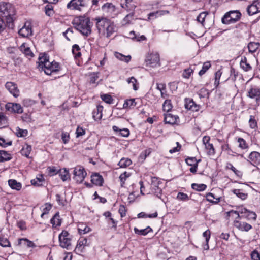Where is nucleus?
Here are the masks:
<instances>
[{
    "label": "nucleus",
    "instance_id": "nucleus-1",
    "mask_svg": "<svg viewBox=\"0 0 260 260\" xmlns=\"http://www.w3.org/2000/svg\"><path fill=\"white\" fill-rule=\"evenodd\" d=\"M95 20L99 34L109 37L116 31L115 26L109 19L106 18L98 17L95 18Z\"/></svg>",
    "mask_w": 260,
    "mask_h": 260
},
{
    "label": "nucleus",
    "instance_id": "nucleus-2",
    "mask_svg": "<svg viewBox=\"0 0 260 260\" xmlns=\"http://www.w3.org/2000/svg\"><path fill=\"white\" fill-rule=\"evenodd\" d=\"M73 24L82 35L88 36L91 34L92 23L88 18H77L73 20Z\"/></svg>",
    "mask_w": 260,
    "mask_h": 260
},
{
    "label": "nucleus",
    "instance_id": "nucleus-3",
    "mask_svg": "<svg viewBox=\"0 0 260 260\" xmlns=\"http://www.w3.org/2000/svg\"><path fill=\"white\" fill-rule=\"evenodd\" d=\"M0 13L6 18L7 23L12 25L16 14L14 7L9 3L2 2L0 3Z\"/></svg>",
    "mask_w": 260,
    "mask_h": 260
},
{
    "label": "nucleus",
    "instance_id": "nucleus-4",
    "mask_svg": "<svg viewBox=\"0 0 260 260\" xmlns=\"http://www.w3.org/2000/svg\"><path fill=\"white\" fill-rule=\"evenodd\" d=\"M39 60V66L44 70L47 75H51L52 72L59 70V64L55 61L50 62L47 58V56L40 57Z\"/></svg>",
    "mask_w": 260,
    "mask_h": 260
},
{
    "label": "nucleus",
    "instance_id": "nucleus-5",
    "mask_svg": "<svg viewBox=\"0 0 260 260\" xmlns=\"http://www.w3.org/2000/svg\"><path fill=\"white\" fill-rule=\"evenodd\" d=\"M241 16V13L238 10L230 11L224 15L221 21L224 24L235 23L240 19Z\"/></svg>",
    "mask_w": 260,
    "mask_h": 260
},
{
    "label": "nucleus",
    "instance_id": "nucleus-6",
    "mask_svg": "<svg viewBox=\"0 0 260 260\" xmlns=\"http://www.w3.org/2000/svg\"><path fill=\"white\" fill-rule=\"evenodd\" d=\"M72 235L67 231H62L59 235L60 246L67 249H70L72 247Z\"/></svg>",
    "mask_w": 260,
    "mask_h": 260
},
{
    "label": "nucleus",
    "instance_id": "nucleus-7",
    "mask_svg": "<svg viewBox=\"0 0 260 260\" xmlns=\"http://www.w3.org/2000/svg\"><path fill=\"white\" fill-rule=\"evenodd\" d=\"M146 66L150 68H157L160 66L159 55L157 52L148 54L145 59Z\"/></svg>",
    "mask_w": 260,
    "mask_h": 260
},
{
    "label": "nucleus",
    "instance_id": "nucleus-8",
    "mask_svg": "<svg viewBox=\"0 0 260 260\" xmlns=\"http://www.w3.org/2000/svg\"><path fill=\"white\" fill-rule=\"evenodd\" d=\"M163 184L157 178L154 177L151 178V189L152 192L159 198L162 193Z\"/></svg>",
    "mask_w": 260,
    "mask_h": 260
},
{
    "label": "nucleus",
    "instance_id": "nucleus-9",
    "mask_svg": "<svg viewBox=\"0 0 260 260\" xmlns=\"http://www.w3.org/2000/svg\"><path fill=\"white\" fill-rule=\"evenodd\" d=\"M74 179L78 183H81L85 178L87 173L83 167L80 166L74 168L73 171Z\"/></svg>",
    "mask_w": 260,
    "mask_h": 260
},
{
    "label": "nucleus",
    "instance_id": "nucleus-10",
    "mask_svg": "<svg viewBox=\"0 0 260 260\" xmlns=\"http://www.w3.org/2000/svg\"><path fill=\"white\" fill-rule=\"evenodd\" d=\"M248 213H249V211L247 209L243 207H239L238 210L234 211L231 210L227 213L228 215L229 216H234V215L237 216V218H246L248 220Z\"/></svg>",
    "mask_w": 260,
    "mask_h": 260
},
{
    "label": "nucleus",
    "instance_id": "nucleus-11",
    "mask_svg": "<svg viewBox=\"0 0 260 260\" xmlns=\"http://www.w3.org/2000/svg\"><path fill=\"white\" fill-rule=\"evenodd\" d=\"M5 88L15 98H17L20 95V91L17 85L13 82H7L5 84Z\"/></svg>",
    "mask_w": 260,
    "mask_h": 260
},
{
    "label": "nucleus",
    "instance_id": "nucleus-12",
    "mask_svg": "<svg viewBox=\"0 0 260 260\" xmlns=\"http://www.w3.org/2000/svg\"><path fill=\"white\" fill-rule=\"evenodd\" d=\"M5 108L8 111L14 113L21 114L23 112V108L18 103H8Z\"/></svg>",
    "mask_w": 260,
    "mask_h": 260
},
{
    "label": "nucleus",
    "instance_id": "nucleus-13",
    "mask_svg": "<svg viewBox=\"0 0 260 260\" xmlns=\"http://www.w3.org/2000/svg\"><path fill=\"white\" fill-rule=\"evenodd\" d=\"M247 12L249 15L251 16L260 12V1L256 0L247 8Z\"/></svg>",
    "mask_w": 260,
    "mask_h": 260
},
{
    "label": "nucleus",
    "instance_id": "nucleus-14",
    "mask_svg": "<svg viewBox=\"0 0 260 260\" xmlns=\"http://www.w3.org/2000/svg\"><path fill=\"white\" fill-rule=\"evenodd\" d=\"M86 6L83 0H72L67 5V8L72 10L81 11V8Z\"/></svg>",
    "mask_w": 260,
    "mask_h": 260
},
{
    "label": "nucleus",
    "instance_id": "nucleus-15",
    "mask_svg": "<svg viewBox=\"0 0 260 260\" xmlns=\"http://www.w3.org/2000/svg\"><path fill=\"white\" fill-rule=\"evenodd\" d=\"M234 225L235 228L242 231L247 232L252 228V226L250 224L240 221L237 219V218L234 221Z\"/></svg>",
    "mask_w": 260,
    "mask_h": 260
},
{
    "label": "nucleus",
    "instance_id": "nucleus-16",
    "mask_svg": "<svg viewBox=\"0 0 260 260\" xmlns=\"http://www.w3.org/2000/svg\"><path fill=\"white\" fill-rule=\"evenodd\" d=\"M185 161L188 165L191 166L189 169L190 172L195 173L197 172L198 163L201 161V159L197 160L193 157H188L185 159Z\"/></svg>",
    "mask_w": 260,
    "mask_h": 260
},
{
    "label": "nucleus",
    "instance_id": "nucleus-17",
    "mask_svg": "<svg viewBox=\"0 0 260 260\" xmlns=\"http://www.w3.org/2000/svg\"><path fill=\"white\" fill-rule=\"evenodd\" d=\"M102 10L108 16H111L116 10L115 6L111 3H106L102 7Z\"/></svg>",
    "mask_w": 260,
    "mask_h": 260
},
{
    "label": "nucleus",
    "instance_id": "nucleus-18",
    "mask_svg": "<svg viewBox=\"0 0 260 260\" xmlns=\"http://www.w3.org/2000/svg\"><path fill=\"white\" fill-rule=\"evenodd\" d=\"M248 161L255 166L260 164V153L256 151L252 152L248 157Z\"/></svg>",
    "mask_w": 260,
    "mask_h": 260
},
{
    "label": "nucleus",
    "instance_id": "nucleus-19",
    "mask_svg": "<svg viewBox=\"0 0 260 260\" xmlns=\"http://www.w3.org/2000/svg\"><path fill=\"white\" fill-rule=\"evenodd\" d=\"M20 36L23 37H28L32 35L31 27L30 24L25 23L24 26L19 30Z\"/></svg>",
    "mask_w": 260,
    "mask_h": 260
},
{
    "label": "nucleus",
    "instance_id": "nucleus-20",
    "mask_svg": "<svg viewBox=\"0 0 260 260\" xmlns=\"http://www.w3.org/2000/svg\"><path fill=\"white\" fill-rule=\"evenodd\" d=\"M247 95L257 101L260 99V89L256 87H251L247 92Z\"/></svg>",
    "mask_w": 260,
    "mask_h": 260
},
{
    "label": "nucleus",
    "instance_id": "nucleus-21",
    "mask_svg": "<svg viewBox=\"0 0 260 260\" xmlns=\"http://www.w3.org/2000/svg\"><path fill=\"white\" fill-rule=\"evenodd\" d=\"M16 51H18L13 48L9 50V53L11 54L10 57L14 60L15 66H19L22 63V60L19 56L16 55Z\"/></svg>",
    "mask_w": 260,
    "mask_h": 260
},
{
    "label": "nucleus",
    "instance_id": "nucleus-22",
    "mask_svg": "<svg viewBox=\"0 0 260 260\" xmlns=\"http://www.w3.org/2000/svg\"><path fill=\"white\" fill-rule=\"evenodd\" d=\"M164 121L165 123L174 124L179 121V118L176 115L168 113L165 114Z\"/></svg>",
    "mask_w": 260,
    "mask_h": 260
},
{
    "label": "nucleus",
    "instance_id": "nucleus-23",
    "mask_svg": "<svg viewBox=\"0 0 260 260\" xmlns=\"http://www.w3.org/2000/svg\"><path fill=\"white\" fill-rule=\"evenodd\" d=\"M185 106L186 109L193 111H198L200 109V106L196 104L192 99L186 100Z\"/></svg>",
    "mask_w": 260,
    "mask_h": 260
},
{
    "label": "nucleus",
    "instance_id": "nucleus-24",
    "mask_svg": "<svg viewBox=\"0 0 260 260\" xmlns=\"http://www.w3.org/2000/svg\"><path fill=\"white\" fill-rule=\"evenodd\" d=\"M91 181L93 184L101 186L103 185V178L100 174L95 173L91 175Z\"/></svg>",
    "mask_w": 260,
    "mask_h": 260
},
{
    "label": "nucleus",
    "instance_id": "nucleus-25",
    "mask_svg": "<svg viewBox=\"0 0 260 260\" xmlns=\"http://www.w3.org/2000/svg\"><path fill=\"white\" fill-rule=\"evenodd\" d=\"M112 129L115 132L117 133L118 136L127 137L129 135V131L127 128L120 129L117 126L114 125L112 127Z\"/></svg>",
    "mask_w": 260,
    "mask_h": 260
},
{
    "label": "nucleus",
    "instance_id": "nucleus-26",
    "mask_svg": "<svg viewBox=\"0 0 260 260\" xmlns=\"http://www.w3.org/2000/svg\"><path fill=\"white\" fill-rule=\"evenodd\" d=\"M210 236L211 232L209 230H207L203 233V236L205 238V243L203 244L202 246L205 250H208L209 249V241Z\"/></svg>",
    "mask_w": 260,
    "mask_h": 260
},
{
    "label": "nucleus",
    "instance_id": "nucleus-27",
    "mask_svg": "<svg viewBox=\"0 0 260 260\" xmlns=\"http://www.w3.org/2000/svg\"><path fill=\"white\" fill-rule=\"evenodd\" d=\"M103 107L101 105H98L93 112V118L95 120H100L102 117V111Z\"/></svg>",
    "mask_w": 260,
    "mask_h": 260
},
{
    "label": "nucleus",
    "instance_id": "nucleus-28",
    "mask_svg": "<svg viewBox=\"0 0 260 260\" xmlns=\"http://www.w3.org/2000/svg\"><path fill=\"white\" fill-rule=\"evenodd\" d=\"M20 50L25 54V55L30 58L34 56V54L30 49L29 47L27 46L25 44H23L20 47Z\"/></svg>",
    "mask_w": 260,
    "mask_h": 260
},
{
    "label": "nucleus",
    "instance_id": "nucleus-29",
    "mask_svg": "<svg viewBox=\"0 0 260 260\" xmlns=\"http://www.w3.org/2000/svg\"><path fill=\"white\" fill-rule=\"evenodd\" d=\"M137 102L135 99H130L125 100L123 105L124 109H133L136 107Z\"/></svg>",
    "mask_w": 260,
    "mask_h": 260
},
{
    "label": "nucleus",
    "instance_id": "nucleus-30",
    "mask_svg": "<svg viewBox=\"0 0 260 260\" xmlns=\"http://www.w3.org/2000/svg\"><path fill=\"white\" fill-rule=\"evenodd\" d=\"M240 65V67L245 71H249L252 69L251 66L247 62V58L245 56L241 58Z\"/></svg>",
    "mask_w": 260,
    "mask_h": 260
},
{
    "label": "nucleus",
    "instance_id": "nucleus-31",
    "mask_svg": "<svg viewBox=\"0 0 260 260\" xmlns=\"http://www.w3.org/2000/svg\"><path fill=\"white\" fill-rule=\"evenodd\" d=\"M87 245V240L86 238H80L77 243L75 250L82 252L85 246Z\"/></svg>",
    "mask_w": 260,
    "mask_h": 260
},
{
    "label": "nucleus",
    "instance_id": "nucleus-32",
    "mask_svg": "<svg viewBox=\"0 0 260 260\" xmlns=\"http://www.w3.org/2000/svg\"><path fill=\"white\" fill-rule=\"evenodd\" d=\"M18 245L19 246H26L27 247H35V245L34 242L26 238L19 239Z\"/></svg>",
    "mask_w": 260,
    "mask_h": 260
},
{
    "label": "nucleus",
    "instance_id": "nucleus-33",
    "mask_svg": "<svg viewBox=\"0 0 260 260\" xmlns=\"http://www.w3.org/2000/svg\"><path fill=\"white\" fill-rule=\"evenodd\" d=\"M206 198L208 201L214 204L218 203L221 199L220 197H216L214 196L213 193L211 192L207 193L206 195Z\"/></svg>",
    "mask_w": 260,
    "mask_h": 260
},
{
    "label": "nucleus",
    "instance_id": "nucleus-34",
    "mask_svg": "<svg viewBox=\"0 0 260 260\" xmlns=\"http://www.w3.org/2000/svg\"><path fill=\"white\" fill-rule=\"evenodd\" d=\"M57 173L63 181H66L70 178L68 170L66 168L59 170Z\"/></svg>",
    "mask_w": 260,
    "mask_h": 260
},
{
    "label": "nucleus",
    "instance_id": "nucleus-35",
    "mask_svg": "<svg viewBox=\"0 0 260 260\" xmlns=\"http://www.w3.org/2000/svg\"><path fill=\"white\" fill-rule=\"evenodd\" d=\"M78 230L80 234H85L91 231V229L84 223L78 224Z\"/></svg>",
    "mask_w": 260,
    "mask_h": 260
},
{
    "label": "nucleus",
    "instance_id": "nucleus-36",
    "mask_svg": "<svg viewBox=\"0 0 260 260\" xmlns=\"http://www.w3.org/2000/svg\"><path fill=\"white\" fill-rule=\"evenodd\" d=\"M232 192L243 200H245L247 198V193H245L242 189H235L232 190Z\"/></svg>",
    "mask_w": 260,
    "mask_h": 260
},
{
    "label": "nucleus",
    "instance_id": "nucleus-37",
    "mask_svg": "<svg viewBox=\"0 0 260 260\" xmlns=\"http://www.w3.org/2000/svg\"><path fill=\"white\" fill-rule=\"evenodd\" d=\"M9 186L14 189L20 190L21 188V184L14 179H10L8 181Z\"/></svg>",
    "mask_w": 260,
    "mask_h": 260
},
{
    "label": "nucleus",
    "instance_id": "nucleus-38",
    "mask_svg": "<svg viewBox=\"0 0 260 260\" xmlns=\"http://www.w3.org/2000/svg\"><path fill=\"white\" fill-rule=\"evenodd\" d=\"M44 181V179L42 175H39L35 179L31 180V183L34 186H40L42 185V183Z\"/></svg>",
    "mask_w": 260,
    "mask_h": 260
},
{
    "label": "nucleus",
    "instance_id": "nucleus-39",
    "mask_svg": "<svg viewBox=\"0 0 260 260\" xmlns=\"http://www.w3.org/2000/svg\"><path fill=\"white\" fill-rule=\"evenodd\" d=\"M31 146L28 144H25L21 150V153L22 155L26 157H29V154L31 151Z\"/></svg>",
    "mask_w": 260,
    "mask_h": 260
},
{
    "label": "nucleus",
    "instance_id": "nucleus-40",
    "mask_svg": "<svg viewBox=\"0 0 260 260\" xmlns=\"http://www.w3.org/2000/svg\"><path fill=\"white\" fill-rule=\"evenodd\" d=\"M132 164V160L128 158H122L119 161L118 165L120 168H126Z\"/></svg>",
    "mask_w": 260,
    "mask_h": 260
},
{
    "label": "nucleus",
    "instance_id": "nucleus-41",
    "mask_svg": "<svg viewBox=\"0 0 260 260\" xmlns=\"http://www.w3.org/2000/svg\"><path fill=\"white\" fill-rule=\"evenodd\" d=\"M59 215L58 213H56L51 219V223L53 226H60L61 224V220L59 219Z\"/></svg>",
    "mask_w": 260,
    "mask_h": 260
},
{
    "label": "nucleus",
    "instance_id": "nucleus-42",
    "mask_svg": "<svg viewBox=\"0 0 260 260\" xmlns=\"http://www.w3.org/2000/svg\"><path fill=\"white\" fill-rule=\"evenodd\" d=\"M134 230L136 234L145 236L151 231L152 229L150 226H147L146 228L142 230H139L137 228H135Z\"/></svg>",
    "mask_w": 260,
    "mask_h": 260
},
{
    "label": "nucleus",
    "instance_id": "nucleus-43",
    "mask_svg": "<svg viewBox=\"0 0 260 260\" xmlns=\"http://www.w3.org/2000/svg\"><path fill=\"white\" fill-rule=\"evenodd\" d=\"M259 43L250 42L248 45V50L250 52H255L259 48Z\"/></svg>",
    "mask_w": 260,
    "mask_h": 260
},
{
    "label": "nucleus",
    "instance_id": "nucleus-44",
    "mask_svg": "<svg viewBox=\"0 0 260 260\" xmlns=\"http://www.w3.org/2000/svg\"><path fill=\"white\" fill-rule=\"evenodd\" d=\"M168 13H169V11L167 10H158L156 12H154L150 13L149 14L148 18L150 19V18L151 17H159V16H162V15H165V14H168Z\"/></svg>",
    "mask_w": 260,
    "mask_h": 260
},
{
    "label": "nucleus",
    "instance_id": "nucleus-45",
    "mask_svg": "<svg viewBox=\"0 0 260 260\" xmlns=\"http://www.w3.org/2000/svg\"><path fill=\"white\" fill-rule=\"evenodd\" d=\"M11 159V155L6 151H0V162L9 160Z\"/></svg>",
    "mask_w": 260,
    "mask_h": 260
},
{
    "label": "nucleus",
    "instance_id": "nucleus-46",
    "mask_svg": "<svg viewBox=\"0 0 260 260\" xmlns=\"http://www.w3.org/2000/svg\"><path fill=\"white\" fill-rule=\"evenodd\" d=\"M131 176V173H128L127 172H124V173H122L120 176H119V179L121 183V186L122 187L124 186V185L125 184V182L127 178Z\"/></svg>",
    "mask_w": 260,
    "mask_h": 260
},
{
    "label": "nucleus",
    "instance_id": "nucleus-47",
    "mask_svg": "<svg viewBox=\"0 0 260 260\" xmlns=\"http://www.w3.org/2000/svg\"><path fill=\"white\" fill-rule=\"evenodd\" d=\"M132 3H127V2L125 1V4L121 5V7L125 9L127 11L130 12H133L134 9L136 8V5L134 4H132Z\"/></svg>",
    "mask_w": 260,
    "mask_h": 260
},
{
    "label": "nucleus",
    "instance_id": "nucleus-48",
    "mask_svg": "<svg viewBox=\"0 0 260 260\" xmlns=\"http://www.w3.org/2000/svg\"><path fill=\"white\" fill-rule=\"evenodd\" d=\"M55 197L56 201L59 205L64 206L66 205L67 201L65 197L61 196L59 194H56Z\"/></svg>",
    "mask_w": 260,
    "mask_h": 260
},
{
    "label": "nucleus",
    "instance_id": "nucleus-49",
    "mask_svg": "<svg viewBox=\"0 0 260 260\" xmlns=\"http://www.w3.org/2000/svg\"><path fill=\"white\" fill-rule=\"evenodd\" d=\"M115 56L119 60L127 63L131 59V56L130 55L125 56L119 53H116L115 54Z\"/></svg>",
    "mask_w": 260,
    "mask_h": 260
},
{
    "label": "nucleus",
    "instance_id": "nucleus-50",
    "mask_svg": "<svg viewBox=\"0 0 260 260\" xmlns=\"http://www.w3.org/2000/svg\"><path fill=\"white\" fill-rule=\"evenodd\" d=\"M80 50V48L78 45L75 44L73 46L72 53L74 55L75 58H78L81 56V53Z\"/></svg>",
    "mask_w": 260,
    "mask_h": 260
},
{
    "label": "nucleus",
    "instance_id": "nucleus-51",
    "mask_svg": "<svg viewBox=\"0 0 260 260\" xmlns=\"http://www.w3.org/2000/svg\"><path fill=\"white\" fill-rule=\"evenodd\" d=\"M191 187L192 189L196 190L199 191H202L204 190L207 187V186L205 184H197V183H193L191 185Z\"/></svg>",
    "mask_w": 260,
    "mask_h": 260
},
{
    "label": "nucleus",
    "instance_id": "nucleus-52",
    "mask_svg": "<svg viewBox=\"0 0 260 260\" xmlns=\"http://www.w3.org/2000/svg\"><path fill=\"white\" fill-rule=\"evenodd\" d=\"M205 148L208 155H213L215 154V151L212 144H206L205 145Z\"/></svg>",
    "mask_w": 260,
    "mask_h": 260
},
{
    "label": "nucleus",
    "instance_id": "nucleus-53",
    "mask_svg": "<svg viewBox=\"0 0 260 260\" xmlns=\"http://www.w3.org/2000/svg\"><path fill=\"white\" fill-rule=\"evenodd\" d=\"M210 67L211 63L210 62H205L203 65L202 69L199 72V75L201 76L204 75Z\"/></svg>",
    "mask_w": 260,
    "mask_h": 260
},
{
    "label": "nucleus",
    "instance_id": "nucleus-54",
    "mask_svg": "<svg viewBox=\"0 0 260 260\" xmlns=\"http://www.w3.org/2000/svg\"><path fill=\"white\" fill-rule=\"evenodd\" d=\"M127 82L129 84H132L134 90H137L138 89V84L137 80L134 77H132L129 78H128L127 79Z\"/></svg>",
    "mask_w": 260,
    "mask_h": 260
},
{
    "label": "nucleus",
    "instance_id": "nucleus-55",
    "mask_svg": "<svg viewBox=\"0 0 260 260\" xmlns=\"http://www.w3.org/2000/svg\"><path fill=\"white\" fill-rule=\"evenodd\" d=\"M28 131L26 129H22L19 127L16 129V134L18 137H24L27 135Z\"/></svg>",
    "mask_w": 260,
    "mask_h": 260
},
{
    "label": "nucleus",
    "instance_id": "nucleus-56",
    "mask_svg": "<svg viewBox=\"0 0 260 260\" xmlns=\"http://www.w3.org/2000/svg\"><path fill=\"white\" fill-rule=\"evenodd\" d=\"M163 110L165 111L169 112L171 110L172 106L170 100H166L162 105Z\"/></svg>",
    "mask_w": 260,
    "mask_h": 260
},
{
    "label": "nucleus",
    "instance_id": "nucleus-57",
    "mask_svg": "<svg viewBox=\"0 0 260 260\" xmlns=\"http://www.w3.org/2000/svg\"><path fill=\"white\" fill-rule=\"evenodd\" d=\"M157 213L155 212L153 214H147L144 212H141L138 214V217L139 218H146V217H149V218H155L157 216Z\"/></svg>",
    "mask_w": 260,
    "mask_h": 260
},
{
    "label": "nucleus",
    "instance_id": "nucleus-58",
    "mask_svg": "<svg viewBox=\"0 0 260 260\" xmlns=\"http://www.w3.org/2000/svg\"><path fill=\"white\" fill-rule=\"evenodd\" d=\"M208 14V12L206 11L201 13L197 17V21L203 24L205 21V19Z\"/></svg>",
    "mask_w": 260,
    "mask_h": 260
},
{
    "label": "nucleus",
    "instance_id": "nucleus-59",
    "mask_svg": "<svg viewBox=\"0 0 260 260\" xmlns=\"http://www.w3.org/2000/svg\"><path fill=\"white\" fill-rule=\"evenodd\" d=\"M52 206L50 204L46 203L44 205V207L43 208V213L41 215V217L43 218L44 215L48 214Z\"/></svg>",
    "mask_w": 260,
    "mask_h": 260
},
{
    "label": "nucleus",
    "instance_id": "nucleus-60",
    "mask_svg": "<svg viewBox=\"0 0 260 260\" xmlns=\"http://www.w3.org/2000/svg\"><path fill=\"white\" fill-rule=\"evenodd\" d=\"M177 199L180 201H186L189 200V197L186 193L179 192L177 196Z\"/></svg>",
    "mask_w": 260,
    "mask_h": 260
},
{
    "label": "nucleus",
    "instance_id": "nucleus-61",
    "mask_svg": "<svg viewBox=\"0 0 260 260\" xmlns=\"http://www.w3.org/2000/svg\"><path fill=\"white\" fill-rule=\"evenodd\" d=\"M249 124L250 128L254 129L257 127V122L255 120L253 116H250L249 120Z\"/></svg>",
    "mask_w": 260,
    "mask_h": 260
},
{
    "label": "nucleus",
    "instance_id": "nucleus-62",
    "mask_svg": "<svg viewBox=\"0 0 260 260\" xmlns=\"http://www.w3.org/2000/svg\"><path fill=\"white\" fill-rule=\"evenodd\" d=\"M45 13L49 16H52L54 14L52 6L50 5H47L45 7Z\"/></svg>",
    "mask_w": 260,
    "mask_h": 260
},
{
    "label": "nucleus",
    "instance_id": "nucleus-63",
    "mask_svg": "<svg viewBox=\"0 0 260 260\" xmlns=\"http://www.w3.org/2000/svg\"><path fill=\"white\" fill-rule=\"evenodd\" d=\"M0 245L4 247H10V243L7 238L0 237Z\"/></svg>",
    "mask_w": 260,
    "mask_h": 260
},
{
    "label": "nucleus",
    "instance_id": "nucleus-64",
    "mask_svg": "<svg viewBox=\"0 0 260 260\" xmlns=\"http://www.w3.org/2000/svg\"><path fill=\"white\" fill-rule=\"evenodd\" d=\"M250 256L252 260H260V253L256 249L251 253Z\"/></svg>",
    "mask_w": 260,
    "mask_h": 260
}]
</instances>
